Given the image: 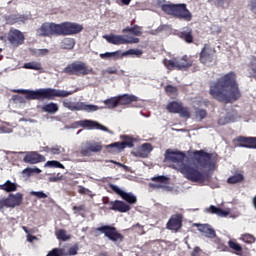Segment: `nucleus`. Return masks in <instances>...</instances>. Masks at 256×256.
<instances>
[{
	"label": "nucleus",
	"mask_w": 256,
	"mask_h": 256,
	"mask_svg": "<svg viewBox=\"0 0 256 256\" xmlns=\"http://www.w3.org/2000/svg\"><path fill=\"white\" fill-rule=\"evenodd\" d=\"M104 38L107 40L108 43L111 45H133V43H139V38L130 36L125 38L123 35H105Z\"/></svg>",
	"instance_id": "obj_10"
},
{
	"label": "nucleus",
	"mask_w": 256,
	"mask_h": 256,
	"mask_svg": "<svg viewBox=\"0 0 256 256\" xmlns=\"http://www.w3.org/2000/svg\"><path fill=\"white\" fill-rule=\"evenodd\" d=\"M139 98L135 95L124 94L118 96V105H131V103H137Z\"/></svg>",
	"instance_id": "obj_23"
},
{
	"label": "nucleus",
	"mask_w": 256,
	"mask_h": 256,
	"mask_svg": "<svg viewBox=\"0 0 256 256\" xmlns=\"http://www.w3.org/2000/svg\"><path fill=\"white\" fill-rule=\"evenodd\" d=\"M45 167H50V168H53V169H65V166L57 160L47 161L46 164H45Z\"/></svg>",
	"instance_id": "obj_39"
},
{
	"label": "nucleus",
	"mask_w": 256,
	"mask_h": 256,
	"mask_svg": "<svg viewBox=\"0 0 256 256\" xmlns=\"http://www.w3.org/2000/svg\"><path fill=\"white\" fill-rule=\"evenodd\" d=\"M32 173L39 174V173H41V169H39V168H32Z\"/></svg>",
	"instance_id": "obj_64"
},
{
	"label": "nucleus",
	"mask_w": 256,
	"mask_h": 256,
	"mask_svg": "<svg viewBox=\"0 0 256 256\" xmlns=\"http://www.w3.org/2000/svg\"><path fill=\"white\" fill-rule=\"evenodd\" d=\"M77 124L80 127H84V129H98L100 131H105V132L109 131V128L93 120H80L77 122Z\"/></svg>",
	"instance_id": "obj_18"
},
{
	"label": "nucleus",
	"mask_w": 256,
	"mask_h": 256,
	"mask_svg": "<svg viewBox=\"0 0 256 256\" xmlns=\"http://www.w3.org/2000/svg\"><path fill=\"white\" fill-rule=\"evenodd\" d=\"M142 27L139 25H134L133 27H126L122 30V33H131V35H135V37H141L143 35Z\"/></svg>",
	"instance_id": "obj_31"
},
{
	"label": "nucleus",
	"mask_w": 256,
	"mask_h": 256,
	"mask_svg": "<svg viewBox=\"0 0 256 256\" xmlns=\"http://www.w3.org/2000/svg\"><path fill=\"white\" fill-rule=\"evenodd\" d=\"M125 55H136L137 57H141V55H143V51L140 49H129L124 52L121 57H125Z\"/></svg>",
	"instance_id": "obj_42"
},
{
	"label": "nucleus",
	"mask_w": 256,
	"mask_h": 256,
	"mask_svg": "<svg viewBox=\"0 0 256 256\" xmlns=\"http://www.w3.org/2000/svg\"><path fill=\"white\" fill-rule=\"evenodd\" d=\"M195 117L199 119V121H203V119L207 118V110L203 108H195Z\"/></svg>",
	"instance_id": "obj_40"
},
{
	"label": "nucleus",
	"mask_w": 256,
	"mask_h": 256,
	"mask_svg": "<svg viewBox=\"0 0 256 256\" xmlns=\"http://www.w3.org/2000/svg\"><path fill=\"white\" fill-rule=\"evenodd\" d=\"M198 231H200V233H202V235H204V237H207L208 239H215V237H217L215 229L211 228V226L207 224L200 225Z\"/></svg>",
	"instance_id": "obj_22"
},
{
	"label": "nucleus",
	"mask_w": 256,
	"mask_h": 256,
	"mask_svg": "<svg viewBox=\"0 0 256 256\" xmlns=\"http://www.w3.org/2000/svg\"><path fill=\"white\" fill-rule=\"evenodd\" d=\"M104 235L109 239V241H112V243H123L125 236L117 230L116 227L111 225H103L97 228H94V235L96 237H99L100 235Z\"/></svg>",
	"instance_id": "obj_7"
},
{
	"label": "nucleus",
	"mask_w": 256,
	"mask_h": 256,
	"mask_svg": "<svg viewBox=\"0 0 256 256\" xmlns=\"http://www.w3.org/2000/svg\"><path fill=\"white\" fill-rule=\"evenodd\" d=\"M166 109L167 111H169V113L178 114L184 119H191V110L189 109V107L183 106L182 102H169L166 106Z\"/></svg>",
	"instance_id": "obj_9"
},
{
	"label": "nucleus",
	"mask_w": 256,
	"mask_h": 256,
	"mask_svg": "<svg viewBox=\"0 0 256 256\" xmlns=\"http://www.w3.org/2000/svg\"><path fill=\"white\" fill-rule=\"evenodd\" d=\"M78 251H79V245L75 244L74 246L69 248L68 252H65L64 250V256L77 255Z\"/></svg>",
	"instance_id": "obj_44"
},
{
	"label": "nucleus",
	"mask_w": 256,
	"mask_h": 256,
	"mask_svg": "<svg viewBox=\"0 0 256 256\" xmlns=\"http://www.w3.org/2000/svg\"><path fill=\"white\" fill-rule=\"evenodd\" d=\"M234 143L245 149H256V137L238 136L234 139Z\"/></svg>",
	"instance_id": "obj_16"
},
{
	"label": "nucleus",
	"mask_w": 256,
	"mask_h": 256,
	"mask_svg": "<svg viewBox=\"0 0 256 256\" xmlns=\"http://www.w3.org/2000/svg\"><path fill=\"white\" fill-rule=\"evenodd\" d=\"M76 44L77 41L75 40V38L66 37L61 40L60 49H64L65 51H73V49H75Z\"/></svg>",
	"instance_id": "obj_24"
},
{
	"label": "nucleus",
	"mask_w": 256,
	"mask_h": 256,
	"mask_svg": "<svg viewBox=\"0 0 256 256\" xmlns=\"http://www.w3.org/2000/svg\"><path fill=\"white\" fill-rule=\"evenodd\" d=\"M10 209L9 202L7 198L0 199V211H3V209Z\"/></svg>",
	"instance_id": "obj_52"
},
{
	"label": "nucleus",
	"mask_w": 256,
	"mask_h": 256,
	"mask_svg": "<svg viewBox=\"0 0 256 256\" xmlns=\"http://www.w3.org/2000/svg\"><path fill=\"white\" fill-rule=\"evenodd\" d=\"M161 10L166 13V15H171L175 19L180 21H186L189 23L193 19V14L189 9H187V4H162Z\"/></svg>",
	"instance_id": "obj_5"
},
{
	"label": "nucleus",
	"mask_w": 256,
	"mask_h": 256,
	"mask_svg": "<svg viewBox=\"0 0 256 256\" xmlns=\"http://www.w3.org/2000/svg\"><path fill=\"white\" fill-rule=\"evenodd\" d=\"M22 173L23 175H27V177H31L33 175V168H25Z\"/></svg>",
	"instance_id": "obj_56"
},
{
	"label": "nucleus",
	"mask_w": 256,
	"mask_h": 256,
	"mask_svg": "<svg viewBox=\"0 0 256 256\" xmlns=\"http://www.w3.org/2000/svg\"><path fill=\"white\" fill-rule=\"evenodd\" d=\"M7 21H8V23H10L11 25H13L14 23H17V17H15V16H9V17L7 18Z\"/></svg>",
	"instance_id": "obj_61"
},
{
	"label": "nucleus",
	"mask_w": 256,
	"mask_h": 256,
	"mask_svg": "<svg viewBox=\"0 0 256 256\" xmlns=\"http://www.w3.org/2000/svg\"><path fill=\"white\" fill-rule=\"evenodd\" d=\"M209 95L219 103H235L241 99L237 74L230 71L210 84Z\"/></svg>",
	"instance_id": "obj_1"
},
{
	"label": "nucleus",
	"mask_w": 256,
	"mask_h": 256,
	"mask_svg": "<svg viewBox=\"0 0 256 256\" xmlns=\"http://www.w3.org/2000/svg\"><path fill=\"white\" fill-rule=\"evenodd\" d=\"M244 179L245 176H243V174H235L227 179V183H229L230 185H235L237 183H241L242 181H244Z\"/></svg>",
	"instance_id": "obj_36"
},
{
	"label": "nucleus",
	"mask_w": 256,
	"mask_h": 256,
	"mask_svg": "<svg viewBox=\"0 0 256 256\" xmlns=\"http://www.w3.org/2000/svg\"><path fill=\"white\" fill-rule=\"evenodd\" d=\"M17 93L26 95V99H28V101H44V99L51 101L52 99H55V97H69V95H71V92L53 88H41L38 90H17Z\"/></svg>",
	"instance_id": "obj_4"
},
{
	"label": "nucleus",
	"mask_w": 256,
	"mask_h": 256,
	"mask_svg": "<svg viewBox=\"0 0 256 256\" xmlns=\"http://www.w3.org/2000/svg\"><path fill=\"white\" fill-rule=\"evenodd\" d=\"M214 5L216 7H222V9H223V7L225 5V0H214Z\"/></svg>",
	"instance_id": "obj_58"
},
{
	"label": "nucleus",
	"mask_w": 256,
	"mask_h": 256,
	"mask_svg": "<svg viewBox=\"0 0 256 256\" xmlns=\"http://www.w3.org/2000/svg\"><path fill=\"white\" fill-rule=\"evenodd\" d=\"M141 149L144 153L149 155L153 151V145L150 143H144L142 144Z\"/></svg>",
	"instance_id": "obj_47"
},
{
	"label": "nucleus",
	"mask_w": 256,
	"mask_h": 256,
	"mask_svg": "<svg viewBox=\"0 0 256 256\" xmlns=\"http://www.w3.org/2000/svg\"><path fill=\"white\" fill-rule=\"evenodd\" d=\"M92 71L93 69H89L85 62L75 61L68 64L64 68L63 73H66V75H75L76 77H85V75L91 74Z\"/></svg>",
	"instance_id": "obj_8"
},
{
	"label": "nucleus",
	"mask_w": 256,
	"mask_h": 256,
	"mask_svg": "<svg viewBox=\"0 0 256 256\" xmlns=\"http://www.w3.org/2000/svg\"><path fill=\"white\" fill-rule=\"evenodd\" d=\"M120 138L122 140L124 149H126V147H129L130 149L135 147V141H137L135 137L129 135H122L120 136Z\"/></svg>",
	"instance_id": "obj_30"
},
{
	"label": "nucleus",
	"mask_w": 256,
	"mask_h": 256,
	"mask_svg": "<svg viewBox=\"0 0 256 256\" xmlns=\"http://www.w3.org/2000/svg\"><path fill=\"white\" fill-rule=\"evenodd\" d=\"M151 181H154V183H160V184H150V187H152V189H163V185H169V177L167 176H156V177H152Z\"/></svg>",
	"instance_id": "obj_21"
},
{
	"label": "nucleus",
	"mask_w": 256,
	"mask_h": 256,
	"mask_svg": "<svg viewBox=\"0 0 256 256\" xmlns=\"http://www.w3.org/2000/svg\"><path fill=\"white\" fill-rule=\"evenodd\" d=\"M47 151L52 153V155H61V146H54L51 148H47Z\"/></svg>",
	"instance_id": "obj_48"
},
{
	"label": "nucleus",
	"mask_w": 256,
	"mask_h": 256,
	"mask_svg": "<svg viewBox=\"0 0 256 256\" xmlns=\"http://www.w3.org/2000/svg\"><path fill=\"white\" fill-rule=\"evenodd\" d=\"M72 209H73L75 214L81 213V211H85V205L73 206Z\"/></svg>",
	"instance_id": "obj_53"
},
{
	"label": "nucleus",
	"mask_w": 256,
	"mask_h": 256,
	"mask_svg": "<svg viewBox=\"0 0 256 256\" xmlns=\"http://www.w3.org/2000/svg\"><path fill=\"white\" fill-rule=\"evenodd\" d=\"M30 194L37 199H47V194L43 191H31Z\"/></svg>",
	"instance_id": "obj_45"
},
{
	"label": "nucleus",
	"mask_w": 256,
	"mask_h": 256,
	"mask_svg": "<svg viewBox=\"0 0 256 256\" xmlns=\"http://www.w3.org/2000/svg\"><path fill=\"white\" fill-rule=\"evenodd\" d=\"M106 149L110 151V153H119V151H123V149H125V146L123 145V142H114L106 145Z\"/></svg>",
	"instance_id": "obj_33"
},
{
	"label": "nucleus",
	"mask_w": 256,
	"mask_h": 256,
	"mask_svg": "<svg viewBox=\"0 0 256 256\" xmlns=\"http://www.w3.org/2000/svg\"><path fill=\"white\" fill-rule=\"evenodd\" d=\"M199 61L202 65L213 63V61H215V49L211 48L209 44H204L199 55Z\"/></svg>",
	"instance_id": "obj_12"
},
{
	"label": "nucleus",
	"mask_w": 256,
	"mask_h": 256,
	"mask_svg": "<svg viewBox=\"0 0 256 256\" xmlns=\"http://www.w3.org/2000/svg\"><path fill=\"white\" fill-rule=\"evenodd\" d=\"M176 62L178 71H186V69H189L193 65V62L187 59V56H183L180 59L176 58Z\"/></svg>",
	"instance_id": "obj_25"
},
{
	"label": "nucleus",
	"mask_w": 256,
	"mask_h": 256,
	"mask_svg": "<svg viewBox=\"0 0 256 256\" xmlns=\"http://www.w3.org/2000/svg\"><path fill=\"white\" fill-rule=\"evenodd\" d=\"M133 155H134L135 157H141L142 159H145V157H148V156H149V154L146 153V152H144L141 148H140L138 151L133 152Z\"/></svg>",
	"instance_id": "obj_51"
},
{
	"label": "nucleus",
	"mask_w": 256,
	"mask_h": 256,
	"mask_svg": "<svg viewBox=\"0 0 256 256\" xmlns=\"http://www.w3.org/2000/svg\"><path fill=\"white\" fill-rule=\"evenodd\" d=\"M104 105H106L107 109H115V107H119L118 96L104 100Z\"/></svg>",
	"instance_id": "obj_35"
},
{
	"label": "nucleus",
	"mask_w": 256,
	"mask_h": 256,
	"mask_svg": "<svg viewBox=\"0 0 256 256\" xmlns=\"http://www.w3.org/2000/svg\"><path fill=\"white\" fill-rule=\"evenodd\" d=\"M243 241H245L246 243H255V236L251 234H244Z\"/></svg>",
	"instance_id": "obj_50"
},
{
	"label": "nucleus",
	"mask_w": 256,
	"mask_h": 256,
	"mask_svg": "<svg viewBox=\"0 0 256 256\" xmlns=\"http://www.w3.org/2000/svg\"><path fill=\"white\" fill-rule=\"evenodd\" d=\"M83 31V25L75 22H62L60 24L54 22H45L37 29L39 37H56L67 35H79Z\"/></svg>",
	"instance_id": "obj_3"
},
{
	"label": "nucleus",
	"mask_w": 256,
	"mask_h": 256,
	"mask_svg": "<svg viewBox=\"0 0 256 256\" xmlns=\"http://www.w3.org/2000/svg\"><path fill=\"white\" fill-rule=\"evenodd\" d=\"M43 162H45V156L37 152H30L24 157V163H30V165H35L37 163Z\"/></svg>",
	"instance_id": "obj_19"
},
{
	"label": "nucleus",
	"mask_w": 256,
	"mask_h": 256,
	"mask_svg": "<svg viewBox=\"0 0 256 256\" xmlns=\"http://www.w3.org/2000/svg\"><path fill=\"white\" fill-rule=\"evenodd\" d=\"M103 151V144L94 140L85 142L81 148L80 153L83 157H91V153H101Z\"/></svg>",
	"instance_id": "obj_11"
},
{
	"label": "nucleus",
	"mask_w": 256,
	"mask_h": 256,
	"mask_svg": "<svg viewBox=\"0 0 256 256\" xmlns=\"http://www.w3.org/2000/svg\"><path fill=\"white\" fill-rule=\"evenodd\" d=\"M165 29H167V26L165 25H160L159 27H157L154 30H150L148 32L149 35H158L159 33H162V31H165Z\"/></svg>",
	"instance_id": "obj_46"
},
{
	"label": "nucleus",
	"mask_w": 256,
	"mask_h": 256,
	"mask_svg": "<svg viewBox=\"0 0 256 256\" xmlns=\"http://www.w3.org/2000/svg\"><path fill=\"white\" fill-rule=\"evenodd\" d=\"M23 67L24 69H31L33 71H41V69H43L41 62L37 61L27 62L23 65Z\"/></svg>",
	"instance_id": "obj_34"
},
{
	"label": "nucleus",
	"mask_w": 256,
	"mask_h": 256,
	"mask_svg": "<svg viewBox=\"0 0 256 256\" xmlns=\"http://www.w3.org/2000/svg\"><path fill=\"white\" fill-rule=\"evenodd\" d=\"M199 253H201V248L195 247L192 251L191 256H199Z\"/></svg>",
	"instance_id": "obj_62"
},
{
	"label": "nucleus",
	"mask_w": 256,
	"mask_h": 256,
	"mask_svg": "<svg viewBox=\"0 0 256 256\" xmlns=\"http://www.w3.org/2000/svg\"><path fill=\"white\" fill-rule=\"evenodd\" d=\"M164 91L168 97H171V99H175V97L179 95V88L171 84L166 85Z\"/></svg>",
	"instance_id": "obj_32"
},
{
	"label": "nucleus",
	"mask_w": 256,
	"mask_h": 256,
	"mask_svg": "<svg viewBox=\"0 0 256 256\" xmlns=\"http://www.w3.org/2000/svg\"><path fill=\"white\" fill-rule=\"evenodd\" d=\"M192 159L202 167V169H215L217 165V153L205 152V150H194L191 154Z\"/></svg>",
	"instance_id": "obj_6"
},
{
	"label": "nucleus",
	"mask_w": 256,
	"mask_h": 256,
	"mask_svg": "<svg viewBox=\"0 0 256 256\" xmlns=\"http://www.w3.org/2000/svg\"><path fill=\"white\" fill-rule=\"evenodd\" d=\"M185 157H187L185 152L167 149L164 154V161L166 163H174L175 165H173L172 168L179 171L188 181L192 183H205L207 179L205 173L185 163Z\"/></svg>",
	"instance_id": "obj_2"
},
{
	"label": "nucleus",
	"mask_w": 256,
	"mask_h": 256,
	"mask_svg": "<svg viewBox=\"0 0 256 256\" xmlns=\"http://www.w3.org/2000/svg\"><path fill=\"white\" fill-rule=\"evenodd\" d=\"M0 191H5L6 193H13L17 191V183L7 180L4 184H0Z\"/></svg>",
	"instance_id": "obj_28"
},
{
	"label": "nucleus",
	"mask_w": 256,
	"mask_h": 256,
	"mask_svg": "<svg viewBox=\"0 0 256 256\" xmlns=\"http://www.w3.org/2000/svg\"><path fill=\"white\" fill-rule=\"evenodd\" d=\"M250 11H252V13L256 14V0L251 1V3H250Z\"/></svg>",
	"instance_id": "obj_60"
},
{
	"label": "nucleus",
	"mask_w": 256,
	"mask_h": 256,
	"mask_svg": "<svg viewBox=\"0 0 256 256\" xmlns=\"http://www.w3.org/2000/svg\"><path fill=\"white\" fill-rule=\"evenodd\" d=\"M56 237L59 241H69V239H71V235L67 234V230L65 229H59L56 231Z\"/></svg>",
	"instance_id": "obj_37"
},
{
	"label": "nucleus",
	"mask_w": 256,
	"mask_h": 256,
	"mask_svg": "<svg viewBox=\"0 0 256 256\" xmlns=\"http://www.w3.org/2000/svg\"><path fill=\"white\" fill-rule=\"evenodd\" d=\"M8 41L13 47H19V45H23L25 36L23 35V32L14 30L8 35Z\"/></svg>",
	"instance_id": "obj_17"
},
{
	"label": "nucleus",
	"mask_w": 256,
	"mask_h": 256,
	"mask_svg": "<svg viewBox=\"0 0 256 256\" xmlns=\"http://www.w3.org/2000/svg\"><path fill=\"white\" fill-rule=\"evenodd\" d=\"M101 59H109L113 57L114 59H120L121 56V51L117 50L115 52H106L103 54H100Z\"/></svg>",
	"instance_id": "obj_38"
},
{
	"label": "nucleus",
	"mask_w": 256,
	"mask_h": 256,
	"mask_svg": "<svg viewBox=\"0 0 256 256\" xmlns=\"http://www.w3.org/2000/svg\"><path fill=\"white\" fill-rule=\"evenodd\" d=\"M228 245L230 249H233V251H236L237 253H241L243 251V247L233 240H229Z\"/></svg>",
	"instance_id": "obj_43"
},
{
	"label": "nucleus",
	"mask_w": 256,
	"mask_h": 256,
	"mask_svg": "<svg viewBox=\"0 0 256 256\" xmlns=\"http://www.w3.org/2000/svg\"><path fill=\"white\" fill-rule=\"evenodd\" d=\"M110 189L113 190L116 195H119L121 199L126 201V203H129L130 205H135V203H137V196L133 195V193H127L114 184H110Z\"/></svg>",
	"instance_id": "obj_13"
},
{
	"label": "nucleus",
	"mask_w": 256,
	"mask_h": 256,
	"mask_svg": "<svg viewBox=\"0 0 256 256\" xmlns=\"http://www.w3.org/2000/svg\"><path fill=\"white\" fill-rule=\"evenodd\" d=\"M84 111H88V113H91L93 111H99V106L88 104L84 106Z\"/></svg>",
	"instance_id": "obj_49"
},
{
	"label": "nucleus",
	"mask_w": 256,
	"mask_h": 256,
	"mask_svg": "<svg viewBox=\"0 0 256 256\" xmlns=\"http://www.w3.org/2000/svg\"><path fill=\"white\" fill-rule=\"evenodd\" d=\"M106 73H108V75H117L118 70L115 67H108Z\"/></svg>",
	"instance_id": "obj_54"
},
{
	"label": "nucleus",
	"mask_w": 256,
	"mask_h": 256,
	"mask_svg": "<svg viewBox=\"0 0 256 256\" xmlns=\"http://www.w3.org/2000/svg\"><path fill=\"white\" fill-rule=\"evenodd\" d=\"M207 213H211V215H218V217H227L229 215V211L223 210L217 206L211 205L209 208H206Z\"/></svg>",
	"instance_id": "obj_27"
},
{
	"label": "nucleus",
	"mask_w": 256,
	"mask_h": 256,
	"mask_svg": "<svg viewBox=\"0 0 256 256\" xmlns=\"http://www.w3.org/2000/svg\"><path fill=\"white\" fill-rule=\"evenodd\" d=\"M27 241L28 243H34V241H39V238H37V236L27 234Z\"/></svg>",
	"instance_id": "obj_55"
},
{
	"label": "nucleus",
	"mask_w": 256,
	"mask_h": 256,
	"mask_svg": "<svg viewBox=\"0 0 256 256\" xmlns=\"http://www.w3.org/2000/svg\"><path fill=\"white\" fill-rule=\"evenodd\" d=\"M6 199L10 209H15V207H19L21 203H23V194H21V192L9 194Z\"/></svg>",
	"instance_id": "obj_20"
},
{
	"label": "nucleus",
	"mask_w": 256,
	"mask_h": 256,
	"mask_svg": "<svg viewBox=\"0 0 256 256\" xmlns=\"http://www.w3.org/2000/svg\"><path fill=\"white\" fill-rule=\"evenodd\" d=\"M42 111L43 113H49V115H55V113L59 111V105H57V103L50 102L42 106Z\"/></svg>",
	"instance_id": "obj_29"
},
{
	"label": "nucleus",
	"mask_w": 256,
	"mask_h": 256,
	"mask_svg": "<svg viewBox=\"0 0 256 256\" xmlns=\"http://www.w3.org/2000/svg\"><path fill=\"white\" fill-rule=\"evenodd\" d=\"M227 123H229V118L227 117H221L218 120V125H227Z\"/></svg>",
	"instance_id": "obj_57"
},
{
	"label": "nucleus",
	"mask_w": 256,
	"mask_h": 256,
	"mask_svg": "<svg viewBox=\"0 0 256 256\" xmlns=\"http://www.w3.org/2000/svg\"><path fill=\"white\" fill-rule=\"evenodd\" d=\"M182 227H183V215L181 214L172 215L166 224V228L169 231H175V233H177V231H179V229H181Z\"/></svg>",
	"instance_id": "obj_14"
},
{
	"label": "nucleus",
	"mask_w": 256,
	"mask_h": 256,
	"mask_svg": "<svg viewBox=\"0 0 256 256\" xmlns=\"http://www.w3.org/2000/svg\"><path fill=\"white\" fill-rule=\"evenodd\" d=\"M107 203L110 205V211H118L119 213H127L128 211H131V206L121 200L109 202V198H107V201H104V205H107Z\"/></svg>",
	"instance_id": "obj_15"
},
{
	"label": "nucleus",
	"mask_w": 256,
	"mask_h": 256,
	"mask_svg": "<svg viewBox=\"0 0 256 256\" xmlns=\"http://www.w3.org/2000/svg\"><path fill=\"white\" fill-rule=\"evenodd\" d=\"M164 65L170 71H172V69H177V58H173L171 60H164Z\"/></svg>",
	"instance_id": "obj_41"
},
{
	"label": "nucleus",
	"mask_w": 256,
	"mask_h": 256,
	"mask_svg": "<svg viewBox=\"0 0 256 256\" xmlns=\"http://www.w3.org/2000/svg\"><path fill=\"white\" fill-rule=\"evenodd\" d=\"M78 193H80V195H87V193H89V189H87L83 186H80L79 190H78Z\"/></svg>",
	"instance_id": "obj_59"
},
{
	"label": "nucleus",
	"mask_w": 256,
	"mask_h": 256,
	"mask_svg": "<svg viewBox=\"0 0 256 256\" xmlns=\"http://www.w3.org/2000/svg\"><path fill=\"white\" fill-rule=\"evenodd\" d=\"M180 39L185 41V43H193L194 38H193V29L191 28H186L185 30H182L179 33Z\"/></svg>",
	"instance_id": "obj_26"
},
{
	"label": "nucleus",
	"mask_w": 256,
	"mask_h": 256,
	"mask_svg": "<svg viewBox=\"0 0 256 256\" xmlns=\"http://www.w3.org/2000/svg\"><path fill=\"white\" fill-rule=\"evenodd\" d=\"M39 53L40 55H47L49 53V49H40Z\"/></svg>",
	"instance_id": "obj_63"
}]
</instances>
